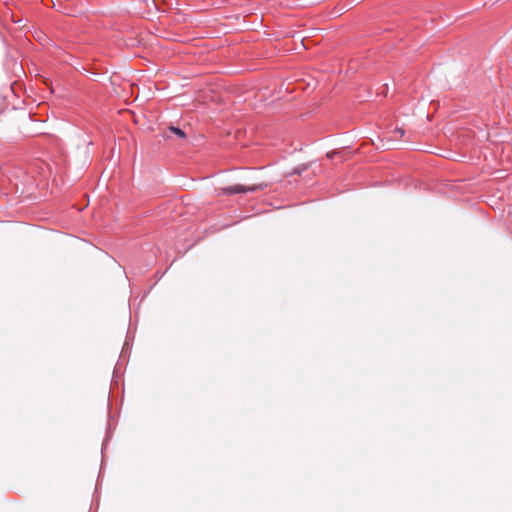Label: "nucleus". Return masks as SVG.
Returning <instances> with one entry per match:
<instances>
[{"instance_id": "nucleus-2", "label": "nucleus", "mask_w": 512, "mask_h": 512, "mask_svg": "<svg viewBox=\"0 0 512 512\" xmlns=\"http://www.w3.org/2000/svg\"><path fill=\"white\" fill-rule=\"evenodd\" d=\"M169 130L174 133L176 136H178L179 138H185L186 134L183 130H181L180 128L178 127H170Z\"/></svg>"}, {"instance_id": "nucleus-1", "label": "nucleus", "mask_w": 512, "mask_h": 512, "mask_svg": "<svg viewBox=\"0 0 512 512\" xmlns=\"http://www.w3.org/2000/svg\"><path fill=\"white\" fill-rule=\"evenodd\" d=\"M265 186L263 185H252V186H244L240 184L228 186L222 189L224 194L227 195H233V194H239V193H245V192H254L257 190L264 189Z\"/></svg>"}, {"instance_id": "nucleus-3", "label": "nucleus", "mask_w": 512, "mask_h": 512, "mask_svg": "<svg viewBox=\"0 0 512 512\" xmlns=\"http://www.w3.org/2000/svg\"><path fill=\"white\" fill-rule=\"evenodd\" d=\"M395 133L399 134V137H402L404 135V130L402 128H397Z\"/></svg>"}]
</instances>
